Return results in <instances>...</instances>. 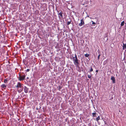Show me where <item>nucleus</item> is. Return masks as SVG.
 I'll use <instances>...</instances> for the list:
<instances>
[{"instance_id": "1", "label": "nucleus", "mask_w": 126, "mask_h": 126, "mask_svg": "<svg viewBox=\"0 0 126 126\" xmlns=\"http://www.w3.org/2000/svg\"><path fill=\"white\" fill-rule=\"evenodd\" d=\"M16 87L18 89L19 88H20V89L18 90V91L19 93H21L23 90V86H22L20 82H18L16 86Z\"/></svg>"}, {"instance_id": "2", "label": "nucleus", "mask_w": 126, "mask_h": 126, "mask_svg": "<svg viewBox=\"0 0 126 126\" xmlns=\"http://www.w3.org/2000/svg\"><path fill=\"white\" fill-rule=\"evenodd\" d=\"M73 59L74 64L77 66L79 64V60L76 54H75V57H73Z\"/></svg>"}, {"instance_id": "3", "label": "nucleus", "mask_w": 126, "mask_h": 126, "mask_svg": "<svg viewBox=\"0 0 126 126\" xmlns=\"http://www.w3.org/2000/svg\"><path fill=\"white\" fill-rule=\"evenodd\" d=\"M25 74L22 75H19L18 78L19 80L21 81L24 80L25 79Z\"/></svg>"}, {"instance_id": "4", "label": "nucleus", "mask_w": 126, "mask_h": 126, "mask_svg": "<svg viewBox=\"0 0 126 126\" xmlns=\"http://www.w3.org/2000/svg\"><path fill=\"white\" fill-rule=\"evenodd\" d=\"M84 24V22L83 20V19H82L81 20V22L79 24V25L80 26H81Z\"/></svg>"}, {"instance_id": "5", "label": "nucleus", "mask_w": 126, "mask_h": 126, "mask_svg": "<svg viewBox=\"0 0 126 126\" xmlns=\"http://www.w3.org/2000/svg\"><path fill=\"white\" fill-rule=\"evenodd\" d=\"M24 92L26 93H27L28 92L29 89L26 86H25L24 87Z\"/></svg>"}, {"instance_id": "6", "label": "nucleus", "mask_w": 126, "mask_h": 126, "mask_svg": "<svg viewBox=\"0 0 126 126\" xmlns=\"http://www.w3.org/2000/svg\"><path fill=\"white\" fill-rule=\"evenodd\" d=\"M111 79L112 81V83H115V78L114 77L112 76L111 77Z\"/></svg>"}, {"instance_id": "7", "label": "nucleus", "mask_w": 126, "mask_h": 126, "mask_svg": "<svg viewBox=\"0 0 126 126\" xmlns=\"http://www.w3.org/2000/svg\"><path fill=\"white\" fill-rule=\"evenodd\" d=\"M1 88H3L4 89H5L6 87V85L5 84H2L1 86Z\"/></svg>"}, {"instance_id": "8", "label": "nucleus", "mask_w": 126, "mask_h": 126, "mask_svg": "<svg viewBox=\"0 0 126 126\" xmlns=\"http://www.w3.org/2000/svg\"><path fill=\"white\" fill-rule=\"evenodd\" d=\"M58 14L59 15H60L61 16V18H63V13L62 12H60Z\"/></svg>"}, {"instance_id": "9", "label": "nucleus", "mask_w": 126, "mask_h": 126, "mask_svg": "<svg viewBox=\"0 0 126 126\" xmlns=\"http://www.w3.org/2000/svg\"><path fill=\"white\" fill-rule=\"evenodd\" d=\"M126 48V44H125L124 43L123 44V49H125Z\"/></svg>"}, {"instance_id": "10", "label": "nucleus", "mask_w": 126, "mask_h": 126, "mask_svg": "<svg viewBox=\"0 0 126 126\" xmlns=\"http://www.w3.org/2000/svg\"><path fill=\"white\" fill-rule=\"evenodd\" d=\"M100 119V118L99 116L97 117L96 118V120L97 121H98V120H99Z\"/></svg>"}, {"instance_id": "11", "label": "nucleus", "mask_w": 126, "mask_h": 126, "mask_svg": "<svg viewBox=\"0 0 126 126\" xmlns=\"http://www.w3.org/2000/svg\"><path fill=\"white\" fill-rule=\"evenodd\" d=\"M93 116V117H95L96 116V113L95 112L92 113Z\"/></svg>"}, {"instance_id": "12", "label": "nucleus", "mask_w": 126, "mask_h": 126, "mask_svg": "<svg viewBox=\"0 0 126 126\" xmlns=\"http://www.w3.org/2000/svg\"><path fill=\"white\" fill-rule=\"evenodd\" d=\"M124 23L125 21H123L122 22L121 24V26H123L124 24Z\"/></svg>"}, {"instance_id": "13", "label": "nucleus", "mask_w": 126, "mask_h": 126, "mask_svg": "<svg viewBox=\"0 0 126 126\" xmlns=\"http://www.w3.org/2000/svg\"><path fill=\"white\" fill-rule=\"evenodd\" d=\"M8 80H7V79H5L4 80V83H7V81Z\"/></svg>"}, {"instance_id": "14", "label": "nucleus", "mask_w": 126, "mask_h": 126, "mask_svg": "<svg viewBox=\"0 0 126 126\" xmlns=\"http://www.w3.org/2000/svg\"><path fill=\"white\" fill-rule=\"evenodd\" d=\"M98 54H99V55L98 56V60H99V58H100V57L101 55H100V53H98Z\"/></svg>"}, {"instance_id": "15", "label": "nucleus", "mask_w": 126, "mask_h": 126, "mask_svg": "<svg viewBox=\"0 0 126 126\" xmlns=\"http://www.w3.org/2000/svg\"><path fill=\"white\" fill-rule=\"evenodd\" d=\"M85 56L86 57H88L89 56V54H86L85 55Z\"/></svg>"}, {"instance_id": "16", "label": "nucleus", "mask_w": 126, "mask_h": 126, "mask_svg": "<svg viewBox=\"0 0 126 126\" xmlns=\"http://www.w3.org/2000/svg\"><path fill=\"white\" fill-rule=\"evenodd\" d=\"M93 69L91 67V69L90 71V72H91L93 71Z\"/></svg>"}, {"instance_id": "17", "label": "nucleus", "mask_w": 126, "mask_h": 126, "mask_svg": "<svg viewBox=\"0 0 126 126\" xmlns=\"http://www.w3.org/2000/svg\"><path fill=\"white\" fill-rule=\"evenodd\" d=\"M71 20H70V21H68L67 22V25H68L70 24L71 23Z\"/></svg>"}, {"instance_id": "18", "label": "nucleus", "mask_w": 126, "mask_h": 126, "mask_svg": "<svg viewBox=\"0 0 126 126\" xmlns=\"http://www.w3.org/2000/svg\"><path fill=\"white\" fill-rule=\"evenodd\" d=\"M88 77V78L90 79L91 78V76L90 75H87Z\"/></svg>"}, {"instance_id": "19", "label": "nucleus", "mask_w": 126, "mask_h": 126, "mask_svg": "<svg viewBox=\"0 0 126 126\" xmlns=\"http://www.w3.org/2000/svg\"><path fill=\"white\" fill-rule=\"evenodd\" d=\"M88 27V24H86L85 25L84 27Z\"/></svg>"}, {"instance_id": "20", "label": "nucleus", "mask_w": 126, "mask_h": 126, "mask_svg": "<svg viewBox=\"0 0 126 126\" xmlns=\"http://www.w3.org/2000/svg\"><path fill=\"white\" fill-rule=\"evenodd\" d=\"M92 24L93 25L95 24V23L93 22V21H92Z\"/></svg>"}, {"instance_id": "21", "label": "nucleus", "mask_w": 126, "mask_h": 126, "mask_svg": "<svg viewBox=\"0 0 126 126\" xmlns=\"http://www.w3.org/2000/svg\"><path fill=\"white\" fill-rule=\"evenodd\" d=\"M30 71V69H27L26 70V71L27 72H29Z\"/></svg>"}, {"instance_id": "22", "label": "nucleus", "mask_w": 126, "mask_h": 126, "mask_svg": "<svg viewBox=\"0 0 126 126\" xmlns=\"http://www.w3.org/2000/svg\"><path fill=\"white\" fill-rule=\"evenodd\" d=\"M98 72V70H96V72Z\"/></svg>"}, {"instance_id": "23", "label": "nucleus", "mask_w": 126, "mask_h": 126, "mask_svg": "<svg viewBox=\"0 0 126 126\" xmlns=\"http://www.w3.org/2000/svg\"><path fill=\"white\" fill-rule=\"evenodd\" d=\"M59 89H61V87H60V86H59Z\"/></svg>"}, {"instance_id": "24", "label": "nucleus", "mask_w": 126, "mask_h": 126, "mask_svg": "<svg viewBox=\"0 0 126 126\" xmlns=\"http://www.w3.org/2000/svg\"><path fill=\"white\" fill-rule=\"evenodd\" d=\"M27 79H28V78H28V77H27Z\"/></svg>"}]
</instances>
